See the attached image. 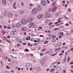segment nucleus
<instances>
[{
  "label": "nucleus",
  "mask_w": 73,
  "mask_h": 73,
  "mask_svg": "<svg viewBox=\"0 0 73 73\" xmlns=\"http://www.w3.org/2000/svg\"><path fill=\"white\" fill-rule=\"evenodd\" d=\"M21 22L23 24H25L27 23V20L25 19H24L22 20Z\"/></svg>",
  "instance_id": "obj_1"
},
{
  "label": "nucleus",
  "mask_w": 73,
  "mask_h": 73,
  "mask_svg": "<svg viewBox=\"0 0 73 73\" xmlns=\"http://www.w3.org/2000/svg\"><path fill=\"white\" fill-rule=\"evenodd\" d=\"M33 66V65L31 64L28 63L27 64L26 67L29 68H31Z\"/></svg>",
  "instance_id": "obj_2"
},
{
  "label": "nucleus",
  "mask_w": 73,
  "mask_h": 73,
  "mask_svg": "<svg viewBox=\"0 0 73 73\" xmlns=\"http://www.w3.org/2000/svg\"><path fill=\"white\" fill-rule=\"evenodd\" d=\"M37 10L36 8L34 9L32 11V13L33 14H35L37 13Z\"/></svg>",
  "instance_id": "obj_3"
},
{
  "label": "nucleus",
  "mask_w": 73,
  "mask_h": 73,
  "mask_svg": "<svg viewBox=\"0 0 73 73\" xmlns=\"http://www.w3.org/2000/svg\"><path fill=\"white\" fill-rule=\"evenodd\" d=\"M41 4L43 5H46V2L45 1L43 0L41 1Z\"/></svg>",
  "instance_id": "obj_4"
},
{
  "label": "nucleus",
  "mask_w": 73,
  "mask_h": 73,
  "mask_svg": "<svg viewBox=\"0 0 73 73\" xmlns=\"http://www.w3.org/2000/svg\"><path fill=\"white\" fill-rule=\"evenodd\" d=\"M51 16V15H50V14H48V13H47L45 15V16H44L45 17H47V18H48V17H50V16Z\"/></svg>",
  "instance_id": "obj_5"
},
{
  "label": "nucleus",
  "mask_w": 73,
  "mask_h": 73,
  "mask_svg": "<svg viewBox=\"0 0 73 73\" xmlns=\"http://www.w3.org/2000/svg\"><path fill=\"white\" fill-rule=\"evenodd\" d=\"M27 22L28 23H31L33 21V19H28L27 20Z\"/></svg>",
  "instance_id": "obj_6"
},
{
  "label": "nucleus",
  "mask_w": 73,
  "mask_h": 73,
  "mask_svg": "<svg viewBox=\"0 0 73 73\" xmlns=\"http://www.w3.org/2000/svg\"><path fill=\"white\" fill-rule=\"evenodd\" d=\"M44 15L43 14H40L37 17L38 19H41V18L43 17Z\"/></svg>",
  "instance_id": "obj_7"
},
{
  "label": "nucleus",
  "mask_w": 73,
  "mask_h": 73,
  "mask_svg": "<svg viewBox=\"0 0 73 73\" xmlns=\"http://www.w3.org/2000/svg\"><path fill=\"white\" fill-rule=\"evenodd\" d=\"M16 26L17 28H20L21 27V25L20 24L18 23L16 25Z\"/></svg>",
  "instance_id": "obj_8"
},
{
  "label": "nucleus",
  "mask_w": 73,
  "mask_h": 73,
  "mask_svg": "<svg viewBox=\"0 0 73 73\" xmlns=\"http://www.w3.org/2000/svg\"><path fill=\"white\" fill-rule=\"evenodd\" d=\"M8 16L9 17H12V13H11V12H9L8 13Z\"/></svg>",
  "instance_id": "obj_9"
},
{
  "label": "nucleus",
  "mask_w": 73,
  "mask_h": 73,
  "mask_svg": "<svg viewBox=\"0 0 73 73\" xmlns=\"http://www.w3.org/2000/svg\"><path fill=\"white\" fill-rule=\"evenodd\" d=\"M66 57L65 56L64 58V59L63 61V64H65V62H66Z\"/></svg>",
  "instance_id": "obj_10"
},
{
  "label": "nucleus",
  "mask_w": 73,
  "mask_h": 73,
  "mask_svg": "<svg viewBox=\"0 0 73 73\" xmlns=\"http://www.w3.org/2000/svg\"><path fill=\"white\" fill-rule=\"evenodd\" d=\"M56 9H57V7L55 6L52 8V11L53 12H54V11H55Z\"/></svg>",
  "instance_id": "obj_11"
},
{
  "label": "nucleus",
  "mask_w": 73,
  "mask_h": 73,
  "mask_svg": "<svg viewBox=\"0 0 73 73\" xmlns=\"http://www.w3.org/2000/svg\"><path fill=\"white\" fill-rule=\"evenodd\" d=\"M41 6H38L37 7V9L38 11H41Z\"/></svg>",
  "instance_id": "obj_12"
},
{
  "label": "nucleus",
  "mask_w": 73,
  "mask_h": 73,
  "mask_svg": "<svg viewBox=\"0 0 73 73\" xmlns=\"http://www.w3.org/2000/svg\"><path fill=\"white\" fill-rule=\"evenodd\" d=\"M2 2L3 4H6V3H7V1H6V0H2Z\"/></svg>",
  "instance_id": "obj_13"
},
{
  "label": "nucleus",
  "mask_w": 73,
  "mask_h": 73,
  "mask_svg": "<svg viewBox=\"0 0 73 73\" xmlns=\"http://www.w3.org/2000/svg\"><path fill=\"white\" fill-rule=\"evenodd\" d=\"M62 44V43L59 42L56 44V45H58V46H61V45Z\"/></svg>",
  "instance_id": "obj_14"
},
{
  "label": "nucleus",
  "mask_w": 73,
  "mask_h": 73,
  "mask_svg": "<svg viewBox=\"0 0 73 73\" xmlns=\"http://www.w3.org/2000/svg\"><path fill=\"white\" fill-rule=\"evenodd\" d=\"M34 26V23H31L29 25V28H31L32 27H33Z\"/></svg>",
  "instance_id": "obj_15"
},
{
  "label": "nucleus",
  "mask_w": 73,
  "mask_h": 73,
  "mask_svg": "<svg viewBox=\"0 0 73 73\" xmlns=\"http://www.w3.org/2000/svg\"><path fill=\"white\" fill-rule=\"evenodd\" d=\"M21 39L19 38H16L15 39V40L17 42H19L20 41H21Z\"/></svg>",
  "instance_id": "obj_16"
},
{
  "label": "nucleus",
  "mask_w": 73,
  "mask_h": 73,
  "mask_svg": "<svg viewBox=\"0 0 73 73\" xmlns=\"http://www.w3.org/2000/svg\"><path fill=\"white\" fill-rule=\"evenodd\" d=\"M21 29L22 31H25L27 29V28L25 27H23L21 28Z\"/></svg>",
  "instance_id": "obj_17"
},
{
  "label": "nucleus",
  "mask_w": 73,
  "mask_h": 73,
  "mask_svg": "<svg viewBox=\"0 0 73 73\" xmlns=\"http://www.w3.org/2000/svg\"><path fill=\"white\" fill-rule=\"evenodd\" d=\"M55 69H56V70H57L58 71H59L60 70V67H56Z\"/></svg>",
  "instance_id": "obj_18"
},
{
  "label": "nucleus",
  "mask_w": 73,
  "mask_h": 73,
  "mask_svg": "<svg viewBox=\"0 0 73 73\" xmlns=\"http://www.w3.org/2000/svg\"><path fill=\"white\" fill-rule=\"evenodd\" d=\"M31 39V36H29L27 37L26 38V40H30Z\"/></svg>",
  "instance_id": "obj_19"
},
{
  "label": "nucleus",
  "mask_w": 73,
  "mask_h": 73,
  "mask_svg": "<svg viewBox=\"0 0 73 73\" xmlns=\"http://www.w3.org/2000/svg\"><path fill=\"white\" fill-rule=\"evenodd\" d=\"M16 3H14L13 5V8L14 9H16Z\"/></svg>",
  "instance_id": "obj_20"
},
{
  "label": "nucleus",
  "mask_w": 73,
  "mask_h": 73,
  "mask_svg": "<svg viewBox=\"0 0 73 73\" xmlns=\"http://www.w3.org/2000/svg\"><path fill=\"white\" fill-rule=\"evenodd\" d=\"M40 63L42 64H44V60H42L40 61Z\"/></svg>",
  "instance_id": "obj_21"
},
{
  "label": "nucleus",
  "mask_w": 73,
  "mask_h": 73,
  "mask_svg": "<svg viewBox=\"0 0 73 73\" xmlns=\"http://www.w3.org/2000/svg\"><path fill=\"white\" fill-rule=\"evenodd\" d=\"M0 51L1 52V53L3 54V49L1 48H0Z\"/></svg>",
  "instance_id": "obj_22"
},
{
  "label": "nucleus",
  "mask_w": 73,
  "mask_h": 73,
  "mask_svg": "<svg viewBox=\"0 0 73 73\" xmlns=\"http://www.w3.org/2000/svg\"><path fill=\"white\" fill-rule=\"evenodd\" d=\"M41 68H40V67H38V68L37 71L38 72L39 71H41Z\"/></svg>",
  "instance_id": "obj_23"
},
{
  "label": "nucleus",
  "mask_w": 73,
  "mask_h": 73,
  "mask_svg": "<svg viewBox=\"0 0 73 73\" xmlns=\"http://www.w3.org/2000/svg\"><path fill=\"white\" fill-rule=\"evenodd\" d=\"M61 50V48H56L54 49V50Z\"/></svg>",
  "instance_id": "obj_24"
},
{
  "label": "nucleus",
  "mask_w": 73,
  "mask_h": 73,
  "mask_svg": "<svg viewBox=\"0 0 73 73\" xmlns=\"http://www.w3.org/2000/svg\"><path fill=\"white\" fill-rule=\"evenodd\" d=\"M57 63V62H53L52 63V65H53L54 66V64H56Z\"/></svg>",
  "instance_id": "obj_25"
},
{
  "label": "nucleus",
  "mask_w": 73,
  "mask_h": 73,
  "mask_svg": "<svg viewBox=\"0 0 73 73\" xmlns=\"http://www.w3.org/2000/svg\"><path fill=\"white\" fill-rule=\"evenodd\" d=\"M6 68L7 69H10V67L8 66H6Z\"/></svg>",
  "instance_id": "obj_26"
},
{
  "label": "nucleus",
  "mask_w": 73,
  "mask_h": 73,
  "mask_svg": "<svg viewBox=\"0 0 73 73\" xmlns=\"http://www.w3.org/2000/svg\"><path fill=\"white\" fill-rule=\"evenodd\" d=\"M55 4H56V3L55 2H54L53 3L52 5V7H54V5H55Z\"/></svg>",
  "instance_id": "obj_27"
},
{
  "label": "nucleus",
  "mask_w": 73,
  "mask_h": 73,
  "mask_svg": "<svg viewBox=\"0 0 73 73\" xmlns=\"http://www.w3.org/2000/svg\"><path fill=\"white\" fill-rule=\"evenodd\" d=\"M46 50V48H44L41 50V52H44V51H45Z\"/></svg>",
  "instance_id": "obj_28"
},
{
  "label": "nucleus",
  "mask_w": 73,
  "mask_h": 73,
  "mask_svg": "<svg viewBox=\"0 0 73 73\" xmlns=\"http://www.w3.org/2000/svg\"><path fill=\"white\" fill-rule=\"evenodd\" d=\"M4 58H5V60H8V57L7 56H5L4 57Z\"/></svg>",
  "instance_id": "obj_29"
},
{
  "label": "nucleus",
  "mask_w": 73,
  "mask_h": 73,
  "mask_svg": "<svg viewBox=\"0 0 73 73\" xmlns=\"http://www.w3.org/2000/svg\"><path fill=\"white\" fill-rule=\"evenodd\" d=\"M21 4L22 6H24V3L23 2H21Z\"/></svg>",
  "instance_id": "obj_30"
},
{
  "label": "nucleus",
  "mask_w": 73,
  "mask_h": 73,
  "mask_svg": "<svg viewBox=\"0 0 73 73\" xmlns=\"http://www.w3.org/2000/svg\"><path fill=\"white\" fill-rule=\"evenodd\" d=\"M25 51H26V52H29V50L28 49H25Z\"/></svg>",
  "instance_id": "obj_31"
},
{
  "label": "nucleus",
  "mask_w": 73,
  "mask_h": 73,
  "mask_svg": "<svg viewBox=\"0 0 73 73\" xmlns=\"http://www.w3.org/2000/svg\"><path fill=\"white\" fill-rule=\"evenodd\" d=\"M2 33H3V35H4L5 33V32L4 31H2Z\"/></svg>",
  "instance_id": "obj_32"
},
{
  "label": "nucleus",
  "mask_w": 73,
  "mask_h": 73,
  "mask_svg": "<svg viewBox=\"0 0 73 73\" xmlns=\"http://www.w3.org/2000/svg\"><path fill=\"white\" fill-rule=\"evenodd\" d=\"M19 42V44H23V42L21 41V40Z\"/></svg>",
  "instance_id": "obj_33"
},
{
  "label": "nucleus",
  "mask_w": 73,
  "mask_h": 73,
  "mask_svg": "<svg viewBox=\"0 0 73 73\" xmlns=\"http://www.w3.org/2000/svg\"><path fill=\"white\" fill-rule=\"evenodd\" d=\"M38 67H35V69L37 71V70H38Z\"/></svg>",
  "instance_id": "obj_34"
},
{
  "label": "nucleus",
  "mask_w": 73,
  "mask_h": 73,
  "mask_svg": "<svg viewBox=\"0 0 73 73\" xmlns=\"http://www.w3.org/2000/svg\"><path fill=\"white\" fill-rule=\"evenodd\" d=\"M39 37H44V36L43 35H40L39 36Z\"/></svg>",
  "instance_id": "obj_35"
},
{
  "label": "nucleus",
  "mask_w": 73,
  "mask_h": 73,
  "mask_svg": "<svg viewBox=\"0 0 73 73\" xmlns=\"http://www.w3.org/2000/svg\"><path fill=\"white\" fill-rule=\"evenodd\" d=\"M54 70V68H52L51 69L50 71V72H53Z\"/></svg>",
  "instance_id": "obj_36"
},
{
  "label": "nucleus",
  "mask_w": 73,
  "mask_h": 73,
  "mask_svg": "<svg viewBox=\"0 0 73 73\" xmlns=\"http://www.w3.org/2000/svg\"><path fill=\"white\" fill-rule=\"evenodd\" d=\"M24 13V12L21 11L20 12V14H22V15Z\"/></svg>",
  "instance_id": "obj_37"
},
{
  "label": "nucleus",
  "mask_w": 73,
  "mask_h": 73,
  "mask_svg": "<svg viewBox=\"0 0 73 73\" xmlns=\"http://www.w3.org/2000/svg\"><path fill=\"white\" fill-rule=\"evenodd\" d=\"M40 54L41 56H42L44 55V53H40Z\"/></svg>",
  "instance_id": "obj_38"
},
{
  "label": "nucleus",
  "mask_w": 73,
  "mask_h": 73,
  "mask_svg": "<svg viewBox=\"0 0 73 73\" xmlns=\"http://www.w3.org/2000/svg\"><path fill=\"white\" fill-rule=\"evenodd\" d=\"M52 11V8H50L48 9V11L49 12H50V11Z\"/></svg>",
  "instance_id": "obj_39"
},
{
  "label": "nucleus",
  "mask_w": 73,
  "mask_h": 73,
  "mask_svg": "<svg viewBox=\"0 0 73 73\" xmlns=\"http://www.w3.org/2000/svg\"><path fill=\"white\" fill-rule=\"evenodd\" d=\"M58 15H59V13H56L55 16H58Z\"/></svg>",
  "instance_id": "obj_40"
},
{
  "label": "nucleus",
  "mask_w": 73,
  "mask_h": 73,
  "mask_svg": "<svg viewBox=\"0 0 73 73\" xmlns=\"http://www.w3.org/2000/svg\"><path fill=\"white\" fill-rule=\"evenodd\" d=\"M10 72H11V73H15V71H14V70H12L10 71Z\"/></svg>",
  "instance_id": "obj_41"
},
{
  "label": "nucleus",
  "mask_w": 73,
  "mask_h": 73,
  "mask_svg": "<svg viewBox=\"0 0 73 73\" xmlns=\"http://www.w3.org/2000/svg\"><path fill=\"white\" fill-rule=\"evenodd\" d=\"M45 22L46 23H49V21L48 20H46L45 21Z\"/></svg>",
  "instance_id": "obj_42"
},
{
  "label": "nucleus",
  "mask_w": 73,
  "mask_h": 73,
  "mask_svg": "<svg viewBox=\"0 0 73 73\" xmlns=\"http://www.w3.org/2000/svg\"><path fill=\"white\" fill-rule=\"evenodd\" d=\"M60 35H61V36H62V35H64L63 32H61V33H60Z\"/></svg>",
  "instance_id": "obj_43"
},
{
  "label": "nucleus",
  "mask_w": 73,
  "mask_h": 73,
  "mask_svg": "<svg viewBox=\"0 0 73 73\" xmlns=\"http://www.w3.org/2000/svg\"><path fill=\"white\" fill-rule=\"evenodd\" d=\"M49 55L50 56H52V55H53V54H52V53H50L49 54Z\"/></svg>",
  "instance_id": "obj_44"
},
{
  "label": "nucleus",
  "mask_w": 73,
  "mask_h": 73,
  "mask_svg": "<svg viewBox=\"0 0 73 73\" xmlns=\"http://www.w3.org/2000/svg\"><path fill=\"white\" fill-rule=\"evenodd\" d=\"M54 37H57V36L53 35V36L52 37V38H54Z\"/></svg>",
  "instance_id": "obj_45"
},
{
  "label": "nucleus",
  "mask_w": 73,
  "mask_h": 73,
  "mask_svg": "<svg viewBox=\"0 0 73 73\" xmlns=\"http://www.w3.org/2000/svg\"><path fill=\"white\" fill-rule=\"evenodd\" d=\"M4 73H10V72H9L5 71L4 72Z\"/></svg>",
  "instance_id": "obj_46"
},
{
  "label": "nucleus",
  "mask_w": 73,
  "mask_h": 73,
  "mask_svg": "<svg viewBox=\"0 0 73 73\" xmlns=\"http://www.w3.org/2000/svg\"><path fill=\"white\" fill-rule=\"evenodd\" d=\"M70 57H68V60H67V62H68L69 61V60H70Z\"/></svg>",
  "instance_id": "obj_47"
},
{
  "label": "nucleus",
  "mask_w": 73,
  "mask_h": 73,
  "mask_svg": "<svg viewBox=\"0 0 73 73\" xmlns=\"http://www.w3.org/2000/svg\"><path fill=\"white\" fill-rule=\"evenodd\" d=\"M7 38L6 37H5L3 38V40H7Z\"/></svg>",
  "instance_id": "obj_48"
},
{
  "label": "nucleus",
  "mask_w": 73,
  "mask_h": 73,
  "mask_svg": "<svg viewBox=\"0 0 73 73\" xmlns=\"http://www.w3.org/2000/svg\"><path fill=\"white\" fill-rule=\"evenodd\" d=\"M49 53V51H47L45 53V54H48V53Z\"/></svg>",
  "instance_id": "obj_49"
},
{
  "label": "nucleus",
  "mask_w": 73,
  "mask_h": 73,
  "mask_svg": "<svg viewBox=\"0 0 73 73\" xmlns=\"http://www.w3.org/2000/svg\"><path fill=\"white\" fill-rule=\"evenodd\" d=\"M38 45V43H35L34 44V46H36V45Z\"/></svg>",
  "instance_id": "obj_50"
},
{
  "label": "nucleus",
  "mask_w": 73,
  "mask_h": 73,
  "mask_svg": "<svg viewBox=\"0 0 73 73\" xmlns=\"http://www.w3.org/2000/svg\"><path fill=\"white\" fill-rule=\"evenodd\" d=\"M54 29H55L54 31H57V30L58 29H59V28Z\"/></svg>",
  "instance_id": "obj_51"
},
{
  "label": "nucleus",
  "mask_w": 73,
  "mask_h": 73,
  "mask_svg": "<svg viewBox=\"0 0 73 73\" xmlns=\"http://www.w3.org/2000/svg\"><path fill=\"white\" fill-rule=\"evenodd\" d=\"M13 59H14V60H15V59H16L17 58V57H13Z\"/></svg>",
  "instance_id": "obj_52"
},
{
  "label": "nucleus",
  "mask_w": 73,
  "mask_h": 73,
  "mask_svg": "<svg viewBox=\"0 0 73 73\" xmlns=\"http://www.w3.org/2000/svg\"><path fill=\"white\" fill-rule=\"evenodd\" d=\"M48 41H47L44 42V44H47V43H48Z\"/></svg>",
  "instance_id": "obj_53"
},
{
  "label": "nucleus",
  "mask_w": 73,
  "mask_h": 73,
  "mask_svg": "<svg viewBox=\"0 0 73 73\" xmlns=\"http://www.w3.org/2000/svg\"><path fill=\"white\" fill-rule=\"evenodd\" d=\"M56 54H57V53L52 54V56H55Z\"/></svg>",
  "instance_id": "obj_54"
},
{
  "label": "nucleus",
  "mask_w": 73,
  "mask_h": 73,
  "mask_svg": "<svg viewBox=\"0 0 73 73\" xmlns=\"http://www.w3.org/2000/svg\"><path fill=\"white\" fill-rule=\"evenodd\" d=\"M31 36H32L33 37H34L35 36V35L33 34H32L31 35Z\"/></svg>",
  "instance_id": "obj_55"
},
{
  "label": "nucleus",
  "mask_w": 73,
  "mask_h": 73,
  "mask_svg": "<svg viewBox=\"0 0 73 73\" xmlns=\"http://www.w3.org/2000/svg\"><path fill=\"white\" fill-rule=\"evenodd\" d=\"M53 24L52 22H50L48 24H49V25H51V24Z\"/></svg>",
  "instance_id": "obj_56"
},
{
  "label": "nucleus",
  "mask_w": 73,
  "mask_h": 73,
  "mask_svg": "<svg viewBox=\"0 0 73 73\" xmlns=\"http://www.w3.org/2000/svg\"><path fill=\"white\" fill-rule=\"evenodd\" d=\"M66 26H67V27H68L69 26V24H68V23H67L66 24Z\"/></svg>",
  "instance_id": "obj_57"
},
{
  "label": "nucleus",
  "mask_w": 73,
  "mask_h": 73,
  "mask_svg": "<svg viewBox=\"0 0 73 73\" xmlns=\"http://www.w3.org/2000/svg\"><path fill=\"white\" fill-rule=\"evenodd\" d=\"M69 24H70V25H71V24H72V21H70L69 22Z\"/></svg>",
  "instance_id": "obj_58"
},
{
  "label": "nucleus",
  "mask_w": 73,
  "mask_h": 73,
  "mask_svg": "<svg viewBox=\"0 0 73 73\" xmlns=\"http://www.w3.org/2000/svg\"><path fill=\"white\" fill-rule=\"evenodd\" d=\"M63 72L64 73H66V70H63Z\"/></svg>",
  "instance_id": "obj_59"
},
{
  "label": "nucleus",
  "mask_w": 73,
  "mask_h": 73,
  "mask_svg": "<svg viewBox=\"0 0 73 73\" xmlns=\"http://www.w3.org/2000/svg\"><path fill=\"white\" fill-rule=\"evenodd\" d=\"M71 46H73V42H72L70 44Z\"/></svg>",
  "instance_id": "obj_60"
},
{
  "label": "nucleus",
  "mask_w": 73,
  "mask_h": 73,
  "mask_svg": "<svg viewBox=\"0 0 73 73\" xmlns=\"http://www.w3.org/2000/svg\"><path fill=\"white\" fill-rule=\"evenodd\" d=\"M63 55V54L62 53H60V56H62Z\"/></svg>",
  "instance_id": "obj_61"
},
{
  "label": "nucleus",
  "mask_w": 73,
  "mask_h": 73,
  "mask_svg": "<svg viewBox=\"0 0 73 73\" xmlns=\"http://www.w3.org/2000/svg\"><path fill=\"white\" fill-rule=\"evenodd\" d=\"M68 12H70V11H71L72 10H71L70 9H68Z\"/></svg>",
  "instance_id": "obj_62"
},
{
  "label": "nucleus",
  "mask_w": 73,
  "mask_h": 73,
  "mask_svg": "<svg viewBox=\"0 0 73 73\" xmlns=\"http://www.w3.org/2000/svg\"><path fill=\"white\" fill-rule=\"evenodd\" d=\"M29 55L31 57H33V54H29Z\"/></svg>",
  "instance_id": "obj_63"
},
{
  "label": "nucleus",
  "mask_w": 73,
  "mask_h": 73,
  "mask_svg": "<svg viewBox=\"0 0 73 73\" xmlns=\"http://www.w3.org/2000/svg\"><path fill=\"white\" fill-rule=\"evenodd\" d=\"M31 41H33V38H31Z\"/></svg>",
  "instance_id": "obj_64"
}]
</instances>
